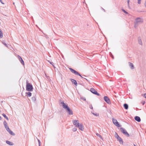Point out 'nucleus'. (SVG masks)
<instances>
[{"instance_id":"f257e3e1","label":"nucleus","mask_w":146,"mask_h":146,"mask_svg":"<svg viewBox=\"0 0 146 146\" xmlns=\"http://www.w3.org/2000/svg\"><path fill=\"white\" fill-rule=\"evenodd\" d=\"M60 103L62 105L63 108L66 110V111L69 115H72L73 114V112L72 110L70 109L67 105H66L64 102L63 101H61Z\"/></svg>"},{"instance_id":"f03ea898","label":"nucleus","mask_w":146,"mask_h":146,"mask_svg":"<svg viewBox=\"0 0 146 146\" xmlns=\"http://www.w3.org/2000/svg\"><path fill=\"white\" fill-rule=\"evenodd\" d=\"M69 69L72 73L76 75H78L80 76L82 78L85 79L88 82H89L88 80L85 78L86 77V76L83 75L82 76L78 72L72 68H69Z\"/></svg>"},{"instance_id":"7ed1b4c3","label":"nucleus","mask_w":146,"mask_h":146,"mask_svg":"<svg viewBox=\"0 0 146 146\" xmlns=\"http://www.w3.org/2000/svg\"><path fill=\"white\" fill-rule=\"evenodd\" d=\"M26 90L29 92H32L33 90V85L30 83L28 82V81L27 80Z\"/></svg>"},{"instance_id":"20e7f679","label":"nucleus","mask_w":146,"mask_h":146,"mask_svg":"<svg viewBox=\"0 0 146 146\" xmlns=\"http://www.w3.org/2000/svg\"><path fill=\"white\" fill-rule=\"evenodd\" d=\"M120 130L127 137H129V135L125 129L123 127H121L120 128Z\"/></svg>"},{"instance_id":"39448f33","label":"nucleus","mask_w":146,"mask_h":146,"mask_svg":"<svg viewBox=\"0 0 146 146\" xmlns=\"http://www.w3.org/2000/svg\"><path fill=\"white\" fill-rule=\"evenodd\" d=\"M143 22V19L142 18L138 17L135 19V23H141Z\"/></svg>"},{"instance_id":"423d86ee","label":"nucleus","mask_w":146,"mask_h":146,"mask_svg":"<svg viewBox=\"0 0 146 146\" xmlns=\"http://www.w3.org/2000/svg\"><path fill=\"white\" fill-rule=\"evenodd\" d=\"M112 121L113 123L117 127H120L121 126V125L119 124L116 119L113 118L112 119Z\"/></svg>"},{"instance_id":"0eeeda50","label":"nucleus","mask_w":146,"mask_h":146,"mask_svg":"<svg viewBox=\"0 0 146 146\" xmlns=\"http://www.w3.org/2000/svg\"><path fill=\"white\" fill-rule=\"evenodd\" d=\"M90 91L93 94L98 96H100V94L98 93V92L96 91L95 89L94 88H91Z\"/></svg>"},{"instance_id":"6e6552de","label":"nucleus","mask_w":146,"mask_h":146,"mask_svg":"<svg viewBox=\"0 0 146 146\" xmlns=\"http://www.w3.org/2000/svg\"><path fill=\"white\" fill-rule=\"evenodd\" d=\"M104 101L108 104H111L110 99L107 96H104Z\"/></svg>"},{"instance_id":"1a4fd4ad","label":"nucleus","mask_w":146,"mask_h":146,"mask_svg":"<svg viewBox=\"0 0 146 146\" xmlns=\"http://www.w3.org/2000/svg\"><path fill=\"white\" fill-rule=\"evenodd\" d=\"M72 122L74 125H75L76 127L78 126V125H79L78 120H73Z\"/></svg>"},{"instance_id":"9d476101","label":"nucleus","mask_w":146,"mask_h":146,"mask_svg":"<svg viewBox=\"0 0 146 146\" xmlns=\"http://www.w3.org/2000/svg\"><path fill=\"white\" fill-rule=\"evenodd\" d=\"M18 58L20 61L21 64L23 65H24V61L23 60L22 58L19 55H18Z\"/></svg>"},{"instance_id":"9b49d317","label":"nucleus","mask_w":146,"mask_h":146,"mask_svg":"<svg viewBox=\"0 0 146 146\" xmlns=\"http://www.w3.org/2000/svg\"><path fill=\"white\" fill-rule=\"evenodd\" d=\"M117 139V141H118L119 143L123 145V141L122 139L120 137H119Z\"/></svg>"},{"instance_id":"f8f14e48","label":"nucleus","mask_w":146,"mask_h":146,"mask_svg":"<svg viewBox=\"0 0 146 146\" xmlns=\"http://www.w3.org/2000/svg\"><path fill=\"white\" fill-rule=\"evenodd\" d=\"M77 127H78L79 129L82 131H83L84 129V126L82 124H79V125H78V126Z\"/></svg>"},{"instance_id":"ddd939ff","label":"nucleus","mask_w":146,"mask_h":146,"mask_svg":"<svg viewBox=\"0 0 146 146\" xmlns=\"http://www.w3.org/2000/svg\"><path fill=\"white\" fill-rule=\"evenodd\" d=\"M70 80L72 84H74L76 86H77V83L76 80L73 79H71Z\"/></svg>"},{"instance_id":"4468645a","label":"nucleus","mask_w":146,"mask_h":146,"mask_svg":"<svg viewBox=\"0 0 146 146\" xmlns=\"http://www.w3.org/2000/svg\"><path fill=\"white\" fill-rule=\"evenodd\" d=\"M128 64L129 67L131 69H133L134 68V65L132 63L129 62Z\"/></svg>"},{"instance_id":"2eb2a0df","label":"nucleus","mask_w":146,"mask_h":146,"mask_svg":"<svg viewBox=\"0 0 146 146\" xmlns=\"http://www.w3.org/2000/svg\"><path fill=\"white\" fill-rule=\"evenodd\" d=\"M135 120L138 121V122H140L141 121V119L140 117L138 116H136L135 117Z\"/></svg>"},{"instance_id":"dca6fc26","label":"nucleus","mask_w":146,"mask_h":146,"mask_svg":"<svg viewBox=\"0 0 146 146\" xmlns=\"http://www.w3.org/2000/svg\"><path fill=\"white\" fill-rule=\"evenodd\" d=\"M6 142L7 144L10 145H14V143L13 142L9 141H6Z\"/></svg>"},{"instance_id":"f3484780","label":"nucleus","mask_w":146,"mask_h":146,"mask_svg":"<svg viewBox=\"0 0 146 146\" xmlns=\"http://www.w3.org/2000/svg\"><path fill=\"white\" fill-rule=\"evenodd\" d=\"M26 96L27 97H30L31 96L32 93L30 92H26L25 93Z\"/></svg>"},{"instance_id":"a211bd4d","label":"nucleus","mask_w":146,"mask_h":146,"mask_svg":"<svg viewBox=\"0 0 146 146\" xmlns=\"http://www.w3.org/2000/svg\"><path fill=\"white\" fill-rule=\"evenodd\" d=\"M9 133L12 135H15V134L13 133V131H11L10 129L8 131Z\"/></svg>"},{"instance_id":"6ab92c4d","label":"nucleus","mask_w":146,"mask_h":146,"mask_svg":"<svg viewBox=\"0 0 146 146\" xmlns=\"http://www.w3.org/2000/svg\"><path fill=\"white\" fill-rule=\"evenodd\" d=\"M123 106L125 109H126V110L128 109V106L127 104H126V103L124 104H123Z\"/></svg>"},{"instance_id":"aec40b11","label":"nucleus","mask_w":146,"mask_h":146,"mask_svg":"<svg viewBox=\"0 0 146 146\" xmlns=\"http://www.w3.org/2000/svg\"><path fill=\"white\" fill-rule=\"evenodd\" d=\"M3 34L2 31H1V29H0V38H3Z\"/></svg>"},{"instance_id":"412c9836","label":"nucleus","mask_w":146,"mask_h":146,"mask_svg":"<svg viewBox=\"0 0 146 146\" xmlns=\"http://www.w3.org/2000/svg\"><path fill=\"white\" fill-rule=\"evenodd\" d=\"M138 42L139 44L141 45H142V41L141 39L138 38Z\"/></svg>"},{"instance_id":"4be33fe9","label":"nucleus","mask_w":146,"mask_h":146,"mask_svg":"<svg viewBox=\"0 0 146 146\" xmlns=\"http://www.w3.org/2000/svg\"><path fill=\"white\" fill-rule=\"evenodd\" d=\"M2 115L8 121L9 120L8 118L6 116L5 114L3 113Z\"/></svg>"},{"instance_id":"5701e85b","label":"nucleus","mask_w":146,"mask_h":146,"mask_svg":"<svg viewBox=\"0 0 146 146\" xmlns=\"http://www.w3.org/2000/svg\"><path fill=\"white\" fill-rule=\"evenodd\" d=\"M96 135L99 137L100 139L103 140V138L102 137V136L99 133H96Z\"/></svg>"},{"instance_id":"b1692460","label":"nucleus","mask_w":146,"mask_h":146,"mask_svg":"<svg viewBox=\"0 0 146 146\" xmlns=\"http://www.w3.org/2000/svg\"><path fill=\"white\" fill-rule=\"evenodd\" d=\"M115 137L116 139L118 138L119 137L118 134L116 132H115Z\"/></svg>"},{"instance_id":"393cba45","label":"nucleus","mask_w":146,"mask_h":146,"mask_svg":"<svg viewBox=\"0 0 146 146\" xmlns=\"http://www.w3.org/2000/svg\"><path fill=\"white\" fill-rule=\"evenodd\" d=\"M36 100V98H35V97H32V100L33 102H35V101Z\"/></svg>"},{"instance_id":"a878e982","label":"nucleus","mask_w":146,"mask_h":146,"mask_svg":"<svg viewBox=\"0 0 146 146\" xmlns=\"http://www.w3.org/2000/svg\"><path fill=\"white\" fill-rule=\"evenodd\" d=\"M3 124H4V125L5 127L8 126L7 123L6 121L5 120L4 121Z\"/></svg>"},{"instance_id":"bb28decb","label":"nucleus","mask_w":146,"mask_h":146,"mask_svg":"<svg viewBox=\"0 0 146 146\" xmlns=\"http://www.w3.org/2000/svg\"><path fill=\"white\" fill-rule=\"evenodd\" d=\"M5 128L7 130V131H8L10 129L9 128V127L8 126L6 127H5Z\"/></svg>"},{"instance_id":"cd10ccee","label":"nucleus","mask_w":146,"mask_h":146,"mask_svg":"<svg viewBox=\"0 0 146 146\" xmlns=\"http://www.w3.org/2000/svg\"><path fill=\"white\" fill-rule=\"evenodd\" d=\"M122 10L123 12H124L126 14H128V13L125 10H124L123 9H122Z\"/></svg>"},{"instance_id":"c85d7f7f","label":"nucleus","mask_w":146,"mask_h":146,"mask_svg":"<svg viewBox=\"0 0 146 146\" xmlns=\"http://www.w3.org/2000/svg\"><path fill=\"white\" fill-rule=\"evenodd\" d=\"M127 2L128 6L129 8H130V7L129 5V0H128Z\"/></svg>"},{"instance_id":"c756f323","label":"nucleus","mask_w":146,"mask_h":146,"mask_svg":"<svg viewBox=\"0 0 146 146\" xmlns=\"http://www.w3.org/2000/svg\"><path fill=\"white\" fill-rule=\"evenodd\" d=\"M77 130V128L76 127H74L72 131H73L75 132V131H76Z\"/></svg>"},{"instance_id":"7c9ffc66","label":"nucleus","mask_w":146,"mask_h":146,"mask_svg":"<svg viewBox=\"0 0 146 146\" xmlns=\"http://www.w3.org/2000/svg\"><path fill=\"white\" fill-rule=\"evenodd\" d=\"M134 27L135 28H136L137 27V24H138L137 23H136H136H135V22H134Z\"/></svg>"},{"instance_id":"2f4dec72","label":"nucleus","mask_w":146,"mask_h":146,"mask_svg":"<svg viewBox=\"0 0 146 146\" xmlns=\"http://www.w3.org/2000/svg\"><path fill=\"white\" fill-rule=\"evenodd\" d=\"M93 114L95 115L96 116H98L99 115V114L96 113H93Z\"/></svg>"},{"instance_id":"473e14b6","label":"nucleus","mask_w":146,"mask_h":146,"mask_svg":"<svg viewBox=\"0 0 146 146\" xmlns=\"http://www.w3.org/2000/svg\"><path fill=\"white\" fill-rule=\"evenodd\" d=\"M38 144H39V146H41L40 145V140L38 139Z\"/></svg>"},{"instance_id":"72a5a7b5","label":"nucleus","mask_w":146,"mask_h":146,"mask_svg":"<svg viewBox=\"0 0 146 146\" xmlns=\"http://www.w3.org/2000/svg\"><path fill=\"white\" fill-rule=\"evenodd\" d=\"M81 99H82L84 101H85L86 100V98L84 97L81 98Z\"/></svg>"},{"instance_id":"f704fd0d","label":"nucleus","mask_w":146,"mask_h":146,"mask_svg":"<svg viewBox=\"0 0 146 146\" xmlns=\"http://www.w3.org/2000/svg\"><path fill=\"white\" fill-rule=\"evenodd\" d=\"M3 43L7 47H8L7 45V44H6V43H5L4 42H3Z\"/></svg>"},{"instance_id":"c9c22d12","label":"nucleus","mask_w":146,"mask_h":146,"mask_svg":"<svg viewBox=\"0 0 146 146\" xmlns=\"http://www.w3.org/2000/svg\"><path fill=\"white\" fill-rule=\"evenodd\" d=\"M141 0H138V3L139 4L141 3Z\"/></svg>"},{"instance_id":"e433bc0d","label":"nucleus","mask_w":146,"mask_h":146,"mask_svg":"<svg viewBox=\"0 0 146 146\" xmlns=\"http://www.w3.org/2000/svg\"><path fill=\"white\" fill-rule=\"evenodd\" d=\"M110 56H111V57H112L113 58H114V57H113V55H112V54H111V52H110Z\"/></svg>"},{"instance_id":"4c0bfd02","label":"nucleus","mask_w":146,"mask_h":146,"mask_svg":"<svg viewBox=\"0 0 146 146\" xmlns=\"http://www.w3.org/2000/svg\"><path fill=\"white\" fill-rule=\"evenodd\" d=\"M101 9L104 12H106L104 8H103L102 7H101Z\"/></svg>"},{"instance_id":"58836bf2","label":"nucleus","mask_w":146,"mask_h":146,"mask_svg":"<svg viewBox=\"0 0 146 146\" xmlns=\"http://www.w3.org/2000/svg\"><path fill=\"white\" fill-rule=\"evenodd\" d=\"M50 64H51L54 68H55L54 65H53L54 63L53 62H52L51 63H50Z\"/></svg>"},{"instance_id":"ea45409f","label":"nucleus","mask_w":146,"mask_h":146,"mask_svg":"<svg viewBox=\"0 0 146 146\" xmlns=\"http://www.w3.org/2000/svg\"><path fill=\"white\" fill-rule=\"evenodd\" d=\"M0 2L2 4H4V3L2 2V0H0Z\"/></svg>"},{"instance_id":"a19ab883","label":"nucleus","mask_w":146,"mask_h":146,"mask_svg":"<svg viewBox=\"0 0 146 146\" xmlns=\"http://www.w3.org/2000/svg\"><path fill=\"white\" fill-rule=\"evenodd\" d=\"M90 109H93V107L92 105L90 106Z\"/></svg>"},{"instance_id":"79ce46f5","label":"nucleus","mask_w":146,"mask_h":146,"mask_svg":"<svg viewBox=\"0 0 146 146\" xmlns=\"http://www.w3.org/2000/svg\"><path fill=\"white\" fill-rule=\"evenodd\" d=\"M144 97L146 98V94H144Z\"/></svg>"},{"instance_id":"37998d69","label":"nucleus","mask_w":146,"mask_h":146,"mask_svg":"<svg viewBox=\"0 0 146 146\" xmlns=\"http://www.w3.org/2000/svg\"><path fill=\"white\" fill-rule=\"evenodd\" d=\"M145 102H142V104L143 105H144V104H145Z\"/></svg>"},{"instance_id":"c03bdc74","label":"nucleus","mask_w":146,"mask_h":146,"mask_svg":"<svg viewBox=\"0 0 146 146\" xmlns=\"http://www.w3.org/2000/svg\"><path fill=\"white\" fill-rule=\"evenodd\" d=\"M1 116H0V120H1Z\"/></svg>"},{"instance_id":"a18cd8bd","label":"nucleus","mask_w":146,"mask_h":146,"mask_svg":"<svg viewBox=\"0 0 146 146\" xmlns=\"http://www.w3.org/2000/svg\"><path fill=\"white\" fill-rule=\"evenodd\" d=\"M48 61V62H49L50 63H51V62H51L50 61Z\"/></svg>"},{"instance_id":"49530a36","label":"nucleus","mask_w":146,"mask_h":146,"mask_svg":"<svg viewBox=\"0 0 146 146\" xmlns=\"http://www.w3.org/2000/svg\"><path fill=\"white\" fill-rule=\"evenodd\" d=\"M134 146H137L135 144H134Z\"/></svg>"}]
</instances>
